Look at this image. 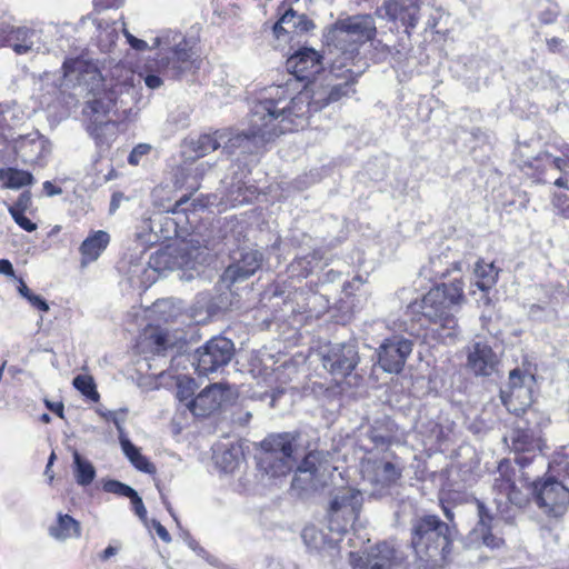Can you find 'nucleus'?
<instances>
[{
    "instance_id": "obj_7",
    "label": "nucleus",
    "mask_w": 569,
    "mask_h": 569,
    "mask_svg": "<svg viewBox=\"0 0 569 569\" xmlns=\"http://www.w3.org/2000/svg\"><path fill=\"white\" fill-rule=\"evenodd\" d=\"M362 505L361 490L349 486L337 488L327 510L329 529L336 532H346L358 519Z\"/></svg>"
},
{
    "instance_id": "obj_33",
    "label": "nucleus",
    "mask_w": 569,
    "mask_h": 569,
    "mask_svg": "<svg viewBox=\"0 0 569 569\" xmlns=\"http://www.w3.org/2000/svg\"><path fill=\"white\" fill-rule=\"evenodd\" d=\"M49 536L58 541L77 539L81 536V525L67 513L59 512L48 529Z\"/></svg>"
},
{
    "instance_id": "obj_54",
    "label": "nucleus",
    "mask_w": 569,
    "mask_h": 569,
    "mask_svg": "<svg viewBox=\"0 0 569 569\" xmlns=\"http://www.w3.org/2000/svg\"><path fill=\"white\" fill-rule=\"evenodd\" d=\"M131 500V503L133 506V510L136 512V515L141 519L143 520L147 516V510H146V507L142 502V499L139 497V495L136 492V496H132L130 498Z\"/></svg>"
},
{
    "instance_id": "obj_15",
    "label": "nucleus",
    "mask_w": 569,
    "mask_h": 569,
    "mask_svg": "<svg viewBox=\"0 0 569 569\" xmlns=\"http://www.w3.org/2000/svg\"><path fill=\"white\" fill-rule=\"evenodd\" d=\"M350 562L353 569H400L403 556L392 546L379 543L366 557L350 552Z\"/></svg>"
},
{
    "instance_id": "obj_36",
    "label": "nucleus",
    "mask_w": 569,
    "mask_h": 569,
    "mask_svg": "<svg viewBox=\"0 0 569 569\" xmlns=\"http://www.w3.org/2000/svg\"><path fill=\"white\" fill-rule=\"evenodd\" d=\"M119 442L124 456L138 470L147 473H152L154 471L153 465L141 455L140 449L136 447L127 436L119 437Z\"/></svg>"
},
{
    "instance_id": "obj_3",
    "label": "nucleus",
    "mask_w": 569,
    "mask_h": 569,
    "mask_svg": "<svg viewBox=\"0 0 569 569\" xmlns=\"http://www.w3.org/2000/svg\"><path fill=\"white\" fill-rule=\"evenodd\" d=\"M455 530L437 516L418 518L411 528V546L426 567L442 565L451 550Z\"/></svg>"
},
{
    "instance_id": "obj_60",
    "label": "nucleus",
    "mask_w": 569,
    "mask_h": 569,
    "mask_svg": "<svg viewBox=\"0 0 569 569\" xmlns=\"http://www.w3.org/2000/svg\"><path fill=\"white\" fill-rule=\"evenodd\" d=\"M43 189L46 193L50 197L60 194L62 192L61 188L53 186L50 181H46L43 183Z\"/></svg>"
},
{
    "instance_id": "obj_55",
    "label": "nucleus",
    "mask_w": 569,
    "mask_h": 569,
    "mask_svg": "<svg viewBox=\"0 0 569 569\" xmlns=\"http://www.w3.org/2000/svg\"><path fill=\"white\" fill-rule=\"evenodd\" d=\"M128 198L120 191L113 192L110 200L109 213L113 214Z\"/></svg>"
},
{
    "instance_id": "obj_50",
    "label": "nucleus",
    "mask_w": 569,
    "mask_h": 569,
    "mask_svg": "<svg viewBox=\"0 0 569 569\" xmlns=\"http://www.w3.org/2000/svg\"><path fill=\"white\" fill-rule=\"evenodd\" d=\"M151 147L146 143H140L136 146L128 157V162L132 166H138L143 156L148 154Z\"/></svg>"
},
{
    "instance_id": "obj_29",
    "label": "nucleus",
    "mask_w": 569,
    "mask_h": 569,
    "mask_svg": "<svg viewBox=\"0 0 569 569\" xmlns=\"http://www.w3.org/2000/svg\"><path fill=\"white\" fill-rule=\"evenodd\" d=\"M110 242V236L103 230L91 233L81 243L79 251L81 253V266L86 267L96 261L106 250Z\"/></svg>"
},
{
    "instance_id": "obj_20",
    "label": "nucleus",
    "mask_w": 569,
    "mask_h": 569,
    "mask_svg": "<svg viewBox=\"0 0 569 569\" xmlns=\"http://www.w3.org/2000/svg\"><path fill=\"white\" fill-rule=\"evenodd\" d=\"M523 377L519 369L510 371L509 375V391L501 390V400L508 411L520 416L531 405V393L528 388L522 386Z\"/></svg>"
},
{
    "instance_id": "obj_25",
    "label": "nucleus",
    "mask_w": 569,
    "mask_h": 569,
    "mask_svg": "<svg viewBox=\"0 0 569 569\" xmlns=\"http://www.w3.org/2000/svg\"><path fill=\"white\" fill-rule=\"evenodd\" d=\"M16 150L23 162L37 163L50 152V146L43 136L32 132L17 141Z\"/></svg>"
},
{
    "instance_id": "obj_13",
    "label": "nucleus",
    "mask_w": 569,
    "mask_h": 569,
    "mask_svg": "<svg viewBox=\"0 0 569 569\" xmlns=\"http://www.w3.org/2000/svg\"><path fill=\"white\" fill-rule=\"evenodd\" d=\"M532 493L539 508L548 515L562 516L569 506V489L561 482L547 479L542 483L533 482Z\"/></svg>"
},
{
    "instance_id": "obj_64",
    "label": "nucleus",
    "mask_w": 569,
    "mask_h": 569,
    "mask_svg": "<svg viewBox=\"0 0 569 569\" xmlns=\"http://www.w3.org/2000/svg\"><path fill=\"white\" fill-rule=\"evenodd\" d=\"M516 462L520 466V467H526L527 465L530 463V459L525 456V455H521V456H518L516 458Z\"/></svg>"
},
{
    "instance_id": "obj_18",
    "label": "nucleus",
    "mask_w": 569,
    "mask_h": 569,
    "mask_svg": "<svg viewBox=\"0 0 569 569\" xmlns=\"http://www.w3.org/2000/svg\"><path fill=\"white\" fill-rule=\"evenodd\" d=\"M420 6L418 0H386L377 10L376 14L381 19L400 21L409 29L416 28L419 21Z\"/></svg>"
},
{
    "instance_id": "obj_51",
    "label": "nucleus",
    "mask_w": 569,
    "mask_h": 569,
    "mask_svg": "<svg viewBox=\"0 0 569 569\" xmlns=\"http://www.w3.org/2000/svg\"><path fill=\"white\" fill-rule=\"evenodd\" d=\"M14 222L28 232H32L37 229V224L24 216V212H12L10 213Z\"/></svg>"
},
{
    "instance_id": "obj_1",
    "label": "nucleus",
    "mask_w": 569,
    "mask_h": 569,
    "mask_svg": "<svg viewBox=\"0 0 569 569\" xmlns=\"http://www.w3.org/2000/svg\"><path fill=\"white\" fill-rule=\"evenodd\" d=\"M62 69L69 82L87 91L89 98L83 108L87 132L100 150L108 149L118 136V122L131 111L134 86L122 81L107 88L97 66L82 58L67 59Z\"/></svg>"
},
{
    "instance_id": "obj_26",
    "label": "nucleus",
    "mask_w": 569,
    "mask_h": 569,
    "mask_svg": "<svg viewBox=\"0 0 569 569\" xmlns=\"http://www.w3.org/2000/svg\"><path fill=\"white\" fill-rule=\"evenodd\" d=\"M506 440H510L511 448L516 452H535L542 450V440L537 432L519 421Z\"/></svg>"
},
{
    "instance_id": "obj_27",
    "label": "nucleus",
    "mask_w": 569,
    "mask_h": 569,
    "mask_svg": "<svg viewBox=\"0 0 569 569\" xmlns=\"http://www.w3.org/2000/svg\"><path fill=\"white\" fill-rule=\"evenodd\" d=\"M313 28V22L306 14H298L293 9H288L273 26V33L280 39L284 33L299 34Z\"/></svg>"
},
{
    "instance_id": "obj_58",
    "label": "nucleus",
    "mask_w": 569,
    "mask_h": 569,
    "mask_svg": "<svg viewBox=\"0 0 569 569\" xmlns=\"http://www.w3.org/2000/svg\"><path fill=\"white\" fill-rule=\"evenodd\" d=\"M153 527H154V530L158 535V537L164 541V542H170L171 541V537L168 532V530L158 521H153Z\"/></svg>"
},
{
    "instance_id": "obj_41",
    "label": "nucleus",
    "mask_w": 569,
    "mask_h": 569,
    "mask_svg": "<svg viewBox=\"0 0 569 569\" xmlns=\"http://www.w3.org/2000/svg\"><path fill=\"white\" fill-rule=\"evenodd\" d=\"M463 287L462 280L456 279L449 283L436 286L433 289H439L440 292H443L445 301L452 308L465 302Z\"/></svg>"
},
{
    "instance_id": "obj_21",
    "label": "nucleus",
    "mask_w": 569,
    "mask_h": 569,
    "mask_svg": "<svg viewBox=\"0 0 569 569\" xmlns=\"http://www.w3.org/2000/svg\"><path fill=\"white\" fill-rule=\"evenodd\" d=\"M499 477L495 478L493 490L497 491L499 498H495L498 511H501V505L510 502L517 507H522L527 503V495H523L515 486L509 473V463L500 462L498 467Z\"/></svg>"
},
{
    "instance_id": "obj_28",
    "label": "nucleus",
    "mask_w": 569,
    "mask_h": 569,
    "mask_svg": "<svg viewBox=\"0 0 569 569\" xmlns=\"http://www.w3.org/2000/svg\"><path fill=\"white\" fill-rule=\"evenodd\" d=\"M300 473H308L310 482L320 481L331 471L330 455L323 451H310L298 466Z\"/></svg>"
},
{
    "instance_id": "obj_62",
    "label": "nucleus",
    "mask_w": 569,
    "mask_h": 569,
    "mask_svg": "<svg viewBox=\"0 0 569 569\" xmlns=\"http://www.w3.org/2000/svg\"><path fill=\"white\" fill-rule=\"evenodd\" d=\"M118 552V548L113 547V546H108L103 551L102 553L100 555V558L102 560H108L109 558H111L112 556L117 555Z\"/></svg>"
},
{
    "instance_id": "obj_63",
    "label": "nucleus",
    "mask_w": 569,
    "mask_h": 569,
    "mask_svg": "<svg viewBox=\"0 0 569 569\" xmlns=\"http://www.w3.org/2000/svg\"><path fill=\"white\" fill-rule=\"evenodd\" d=\"M561 43V40L559 38H551L547 40V44L550 50L555 51Z\"/></svg>"
},
{
    "instance_id": "obj_40",
    "label": "nucleus",
    "mask_w": 569,
    "mask_h": 569,
    "mask_svg": "<svg viewBox=\"0 0 569 569\" xmlns=\"http://www.w3.org/2000/svg\"><path fill=\"white\" fill-rule=\"evenodd\" d=\"M144 342L156 355H163L168 348L173 346V340L170 338V335L162 329H153L150 331L146 336Z\"/></svg>"
},
{
    "instance_id": "obj_10",
    "label": "nucleus",
    "mask_w": 569,
    "mask_h": 569,
    "mask_svg": "<svg viewBox=\"0 0 569 569\" xmlns=\"http://www.w3.org/2000/svg\"><path fill=\"white\" fill-rule=\"evenodd\" d=\"M298 436V433L283 432L270 435L262 441L261 446L266 451L262 461L269 463L272 476L286 475L291 470Z\"/></svg>"
},
{
    "instance_id": "obj_22",
    "label": "nucleus",
    "mask_w": 569,
    "mask_h": 569,
    "mask_svg": "<svg viewBox=\"0 0 569 569\" xmlns=\"http://www.w3.org/2000/svg\"><path fill=\"white\" fill-rule=\"evenodd\" d=\"M498 365L492 348L482 341L471 343L467 349V367L477 376H490Z\"/></svg>"
},
{
    "instance_id": "obj_38",
    "label": "nucleus",
    "mask_w": 569,
    "mask_h": 569,
    "mask_svg": "<svg viewBox=\"0 0 569 569\" xmlns=\"http://www.w3.org/2000/svg\"><path fill=\"white\" fill-rule=\"evenodd\" d=\"M73 476L79 486L87 487L96 478L94 466L86 458L74 450L73 451Z\"/></svg>"
},
{
    "instance_id": "obj_23",
    "label": "nucleus",
    "mask_w": 569,
    "mask_h": 569,
    "mask_svg": "<svg viewBox=\"0 0 569 569\" xmlns=\"http://www.w3.org/2000/svg\"><path fill=\"white\" fill-rule=\"evenodd\" d=\"M262 260V253L258 250L242 252L240 259L230 264L222 273L223 282L231 286L248 279L261 267Z\"/></svg>"
},
{
    "instance_id": "obj_43",
    "label": "nucleus",
    "mask_w": 569,
    "mask_h": 569,
    "mask_svg": "<svg viewBox=\"0 0 569 569\" xmlns=\"http://www.w3.org/2000/svg\"><path fill=\"white\" fill-rule=\"evenodd\" d=\"M92 22L97 26L99 31L98 39L103 47H110L116 42L118 39V28L116 22L110 24L98 19H92Z\"/></svg>"
},
{
    "instance_id": "obj_16",
    "label": "nucleus",
    "mask_w": 569,
    "mask_h": 569,
    "mask_svg": "<svg viewBox=\"0 0 569 569\" xmlns=\"http://www.w3.org/2000/svg\"><path fill=\"white\" fill-rule=\"evenodd\" d=\"M412 341L402 337L386 339L378 348V363L388 373L402 371L407 358L412 352Z\"/></svg>"
},
{
    "instance_id": "obj_52",
    "label": "nucleus",
    "mask_w": 569,
    "mask_h": 569,
    "mask_svg": "<svg viewBox=\"0 0 569 569\" xmlns=\"http://www.w3.org/2000/svg\"><path fill=\"white\" fill-rule=\"evenodd\" d=\"M547 158L551 160L552 166L560 172H567L569 168V149L563 153V157H552L547 154Z\"/></svg>"
},
{
    "instance_id": "obj_19",
    "label": "nucleus",
    "mask_w": 569,
    "mask_h": 569,
    "mask_svg": "<svg viewBox=\"0 0 569 569\" xmlns=\"http://www.w3.org/2000/svg\"><path fill=\"white\" fill-rule=\"evenodd\" d=\"M39 36L36 30L0 23V47L12 48L17 54L38 51Z\"/></svg>"
},
{
    "instance_id": "obj_42",
    "label": "nucleus",
    "mask_w": 569,
    "mask_h": 569,
    "mask_svg": "<svg viewBox=\"0 0 569 569\" xmlns=\"http://www.w3.org/2000/svg\"><path fill=\"white\" fill-rule=\"evenodd\" d=\"M73 387L84 397L92 401L99 400V393L96 388L93 378L88 375H78L72 382Z\"/></svg>"
},
{
    "instance_id": "obj_45",
    "label": "nucleus",
    "mask_w": 569,
    "mask_h": 569,
    "mask_svg": "<svg viewBox=\"0 0 569 569\" xmlns=\"http://www.w3.org/2000/svg\"><path fill=\"white\" fill-rule=\"evenodd\" d=\"M217 465L226 472H231L238 466L239 450L236 448L226 449L216 456Z\"/></svg>"
},
{
    "instance_id": "obj_34",
    "label": "nucleus",
    "mask_w": 569,
    "mask_h": 569,
    "mask_svg": "<svg viewBox=\"0 0 569 569\" xmlns=\"http://www.w3.org/2000/svg\"><path fill=\"white\" fill-rule=\"evenodd\" d=\"M449 251L432 256L428 264L421 269V274L430 280L442 279L447 277L451 270H460L461 262L450 261Z\"/></svg>"
},
{
    "instance_id": "obj_59",
    "label": "nucleus",
    "mask_w": 569,
    "mask_h": 569,
    "mask_svg": "<svg viewBox=\"0 0 569 569\" xmlns=\"http://www.w3.org/2000/svg\"><path fill=\"white\" fill-rule=\"evenodd\" d=\"M0 274L14 277L13 266L8 259H0Z\"/></svg>"
},
{
    "instance_id": "obj_37",
    "label": "nucleus",
    "mask_w": 569,
    "mask_h": 569,
    "mask_svg": "<svg viewBox=\"0 0 569 569\" xmlns=\"http://www.w3.org/2000/svg\"><path fill=\"white\" fill-rule=\"evenodd\" d=\"M224 131L217 130L213 133H203L191 142L192 150L199 157H203L209 152L220 149L222 146L221 139L226 138Z\"/></svg>"
},
{
    "instance_id": "obj_6",
    "label": "nucleus",
    "mask_w": 569,
    "mask_h": 569,
    "mask_svg": "<svg viewBox=\"0 0 569 569\" xmlns=\"http://www.w3.org/2000/svg\"><path fill=\"white\" fill-rule=\"evenodd\" d=\"M346 67H348V63L342 62L340 60H335L332 62L331 72L336 77L345 78V81L332 84L328 92L325 90L313 92L309 88H305L303 90L298 92V96H300L301 93H305V92L308 93V96H309L308 108L309 109H308V113L306 114V117L303 119L300 120V119L296 118V121H297L296 123H298V124H295V130L305 126V123L307 122V119L309 118L311 112L319 111L323 107L329 104L330 102L339 101L341 98L349 97L356 92L353 86L356 82V77L359 74V72L356 73L350 68H347L346 70L342 71V69Z\"/></svg>"
},
{
    "instance_id": "obj_31",
    "label": "nucleus",
    "mask_w": 569,
    "mask_h": 569,
    "mask_svg": "<svg viewBox=\"0 0 569 569\" xmlns=\"http://www.w3.org/2000/svg\"><path fill=\"white\" fill-rule=\"evenodd\" d=\"M342 20L351 36H353L360 46L376 37L377 28L370 14H357L342 18Z\"/></svg>"
},
{
    "instance_id": "obj_48",
    "label": "nucleus",
    "mask_w": 569,
    "mask_h": 569,
    "mask_svg": "<svg viewBox=\"0 0 569 569\" xmlns=\"http://www.w3.org/2000/svg\"><path fill=\"white\" fill-rule=\"evenodd\" d=\"M146 72L143 81L149 89L154 90L163 84V79L161 78L162 73L157 72L154 60L147 64Z\"/></svg>"
},
{
    "instance_id": "obj_47",
    "label": "nucleus",
    "mask_w": 569,
    "mask_h": 569,
    "mask_svg": "<svg viewBox=\"0 0 569 569\" xmlns=\"http://www.w3.org/2000/svg\"><path fill=\"white\" fill-rule=\"evenodd\" d=\"M103 490L106 492L114 493L118 496L131 498L132 496H136V490L131 488L130 486L122 483L118 480H108L103 483Z\"/></svg>"
},
{
    "instance_id": "obj_30",
    "label": "nucleus",
    "mask_w": 569,
    "mask_h": 569,
    "mask_svg": "<svg viewBox=\"0 0 569 569\" xmlns=\"http://www.w3.org/2000/svg\"><path fill=\"white\" fill-rule=\"evenodd\" d=\"M397 427L392 420L385 417L376 420L368 429L366 437L375 449H387L396 438Z\"/></svg>"
},
{
    "instance_id": "obj_32",
    "label": "nucleus",
    "mask_w": 569,
    "mask_h": 569,
    "mask_svg": "<svg viewBox=\"0 0 569 569\" xmlns=\"http://www.w3.org/2000/svg\"><path fill=\"white\" fill-rule=\"evenodd\" d=\"M211 169V164L202 161L188 167H182L176 174V186L194 192L200 188V180Z\"/></svg>"
},
{
    "instance_id": "obj_61",
    "label": "nucleus",
    "mask_w": 569,
    "mask_h": 569,
    "mask_svg": "<svg viewBox=\"0 0 569 569\" xmlns=\"http://www.w3.org/2000/svg\"><path fill=\"white\" fill-rule=\"evenodd\" d=\"M18 291L24 299H28V297L32 295L31 290L28 288V286L24 283L22 279H19Z\"/></svg>"
},
{
    "instance_id": "obj_4",
    "label": "nucleus",
    "mask_w": 569,
    "mask_h": 569,
    "mask_svg": "<svg viewBox=\"0 0 569 569\" xmlns=\"http://www.w3.org/2000/svg\"><path fill=\"white\" fill-rule=\"evenodd\" d=\"M153 47L159 48L156 70L163 77L177 79L199 68L194 52L180 32H164L154 38Z\"/></svg>"
},
{
    "instance_id": "obj_46",
    "label": "nucleus",
    "mask_w": 569,
    "mask_h": 569,
    "mask_svg": "<svg viewBox=\"0 0 569 569\" xmlns=\"http://www.w3.org/2000/svg\"><path fill=\"white\" fill-rule=\"evenodd\" d=\"M98 415L102 417L107 421H112L117 428L119 437L126 436L123 429V422L126 420L127 410L121 409L119 411L107 410V409H98Z\"/></svg>"
},
{
    "instance_id": "obj_35",
    "label": "nucleus",
    "mask_w": 569,
    "mask_h": 569,
    "mask_svg": "<svg viewBox=\"0 0 569 569\" xmlns=\"http://www.w3.org/2000/svg\"><path fill=\"white\" fill-rule=\"evenodd\" d=\"M473 273L476 277V286L481 291H489L497 282L499 269L493 264V262H485L483 260H478L476 262Z\"/></svg>"
},
{
    "instance_id": "obj_53",
    "label": "nucleus",
    "mask_w": 569,
    "mask_h": 569,
    "mask_svg": "<svg viewBox=\"0 0 569 569\" xmlns=\"http://www.w3.org/2000/svg\"><path fill=\"white\" fill-rule=\"evenodd\" d=\"M122 27H124V22H122ZM122 30L128 43L132 49L137 51H144L146 49H148V43L144 40L136 38L126 28H123Z\"/></svg>"
},
{
    "instance_id": "obj_14",
    "label": "nucleus",
    "mask_w": 569,
    "mask_h": 569,
    "mask_svg": "<svg viewBox=\"0 0 569 569\" xmlns=\"http://www.w3.org/2000/svg\"><path fill=\"white\" fill-rule=\"evenodd\" d=\"M358 362V350L352 343H335L322 353L323 368L337 378L350 375Z\"/></svg>"
},
{
    "instance_id": "obj_2",
    "label": "nucleus",
    "mask_w": 569,
    "mask_h": 569,
    "mask_svg": "<svg viewBox=\"0 0 569 569\" xmlns=\"http://www.w3.org/2000/svg\"><path fill=\"white\" fill-rule=\"evenodd\" d=\"M286 87H267L253 102L249 117V133L221 129L227 137L221 139L222 152L228 156L253 153L259 142H269L279 136L293 131L296 118L303 119L308 113L307 92L293 98Z\"/></svg>"
},
{
    "instance_id": "obj_44",
    "label": "nucleus",
    "mask_w": 569,
    "mask_h": 569,
    "mask_svg": "<svg viewBox=\"0 0 569 569\" xmlns=\"http://www.w3.org/2000/svg\"><path fill=\"white\" fill-rule=\"evenodd\" d=\"M319 264L318 252H312L311 254L298 257L295 262L291 264L292 271H298L299 276L307 277L311 273Z\"/></svg>"
},
{
    "instance_id": "obj_8",
    "label": "nucleus",
    "mask_w": 569,
    "mask_h": 569,
    "mask_svg": "<svg viewBox=\"0 0 569 569\" xmlns=\"http://www.w3.org/2000/svg\"><path fill=\"white\" fill-rule=\"evenodd\" d=\"M366 456L360 460L362 480L368 482L375 492H381L395 485L401 477L402 467L391 459V455L383 451L380 456L373 449H367Z\"/></svg>"
},
{
    "instance_id": "obj_11",
    "label": "nucleus",
    "mask_w": 569,
    "mask_h": 569,
    "mask_svg": "<svg viewBox=\"0 0 569 569\" xmlns=\"http://www.w3.org/2000/svg\"><path fill=\"white\" fill-rule=\"evenodd\" d=\"M322 56L312 48H301L288 58L286 62L287 70L295 76L283 84H272L271 87H286L292 97H298L297 82L299 80H309L323 69Z\"/></svg>"
},
{
    "instance_id": "obj_9",
    "label": "nucleus",
    "mask_w": 569,
    "mask_h": 569,
    "mask_svg": "<svg viewBox=\"0 0 569 569\" xmlns=\"http://www.w3.org/2000/svg\"><path fill=\"white\" fill-rule=\"evenodd\" d=\"M478 521L466 536L465 545L470 549L482 547L489 550H499L505 547V538L499 529V520L493 516L485 502L477 500Z\"/></svg>"
},
{
    "instance_id": "obj_17",
    "label": "nucleus",
    "mask_w": 569,
    "mask_h": 569,
    "mask_svg": "<svg viewBox=\"0 0 569 569\" xmlns=\"http://www.w3.org/2000/svg\"><path fill=\"white\" fill-rule=\"evenodd\" d=\"M232 397L231 389L223 383H213L201 390L186 402L187 408L197 417H208Z\"/></svg>"
},
{
    "instance_id": "obj_39",
    "label": "nucleus",
    "mask_w": 569,
    "mask_h": 569,
    "mask_svg": "<svg viewBox=\"0 0 569 569\" xmlns=\"http://www.w3.org/2000/svg\"><path fill=\"white\" fill-rule=\"evenodd\" d=\"M0 180L3 187L9 189H20L32 184L34 181L30 172L16 168L0 169Z\"/></svg>"
},
{
    "instance_id": "obj_57",
    "label": "nucleus",
    "mask_w": 569,
    "mask_h": 569,
    "mask_svg": "<svg viewBox=\"0 0 569 569\" xmlns=\"http://www.w3.org/2000/svg\"><path fill=\"white\" fill-rule=\"evenodd\" d=\"M44 405H46L48 410L52 411L58 417L63 418L64 406H63L62 402H60V401L53 402V401H50L48 399H44Z\"/></svg>"
},
{
    "instance_id": "obj_56",
    "label": "nucleus",
    "mask_w": 569,
    "mask_h": 569,
    "mask_svg": "<svg viewBox=\"0 0 569 569\" xmlns=\"http://www.w3.org/2000/svg\"><path fill=\"white\" fill-rule=\"evenodd\" d=\"M27 300L30 302L31 306L41 311L46 312L49 310V305L47 303V301L38 295L32 293L30 297H28Z\"/></svg>"
},
{
    "instance_id": "obj_12",
    "label": "nucleus",
    "mask_w": 569,
    "mask_h": 569,
    "mask_svg": "<svg viewBox=\"0 0 569 569\" xmlns=\"http://www.w3.org/2000/svg\"><path fill=\"white\" fill-rule=\"evenodd\" d=\"M233 343L224 337H216L198 348L193 355V362L199 375L218 371L229 363L233 356Z\"/></svg>"
},
{
    "instance_id": "obj_49",
    "label": "nucleus",
    "mask_w": 569,
    "mask_h": 569,
    "mask_svg": "<svg viewBox=\"0 0 569 569\" xmlns=\"http://www.w3.org/2000/svg\"><path fill=\"white\" fill-rule=\"evenodd\" d=\"M31 206V196L30 192L24 191L22 192L17 201L9 207V213L12 212H26Z\"/></svg>"
},
{
    "instance_id": "obj_24",
    "label": "nucleus",
    "mask_w": 569,
    "mask_h": 569,
    "mask_svg": "<svg viewBox=\"0 0 569 569\" xmlns=\"http://www.w3.org/2000/svg\"><path fill=\"white\" fill-rule=\"evenodd\" d=\"M327 44L341 51L343 61L352 60L360 47L353 36L349 32L342 19H338L325 36Z\"/></svg>"
},
{
    "instance_id": "obj_5",
    "label": "nucleus",
    "mask_w": 569,
    "mask_h": 569,
    "mask_svg": "<svg viewBox=\"0 0 569 569\" xmlns=\"http://www.w3.org/2000/svg\"><path fill=\"white\" fill-rule=\"evenodd\" d=\"M411 308L436 326L432 330L441 342H451L457 337L458 323L452 315V308L445 301V293L439 289H430L419 302L412 303Z\"/></svg>"
}]
</instances>
